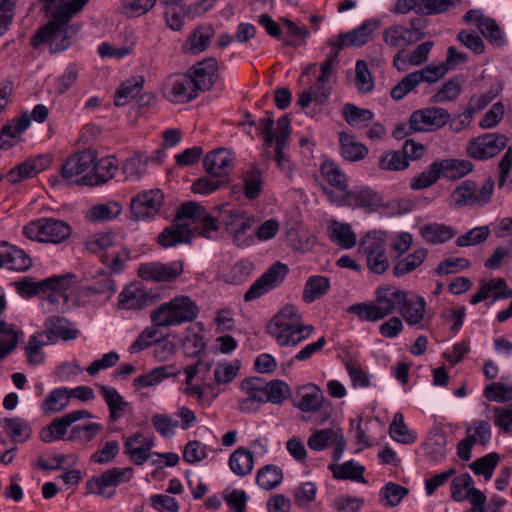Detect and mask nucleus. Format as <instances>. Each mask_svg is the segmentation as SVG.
<instances>
[{"label":"nucleus","instance_id":"nucleus-1","mask_svg":"<svg viewBox=\"0 0 512 512\" xmlns=\"http://www.w3.org/2000/svg\"><path fill=\"white\" fill-rule=\"evenodd\" d=\"M89 0H41L42 11L49 21L32 37L31 44L37 48L48 43L52 53L67 49L72 43V36L77 32L71 19L80 12Z\"/></svg>","mask_w":512,"mask_h":512},{"label":"nucleus","instance_id":"nucleus-2","mask_svg":"<svg viewBox=\"0 0 512 512\" xmlns=\"http://www.w3.org/2000/svg\"><path fill=\"white\" fill-rule=\"evenodd\" d=\"M113 244V235L111 232H105L98 237V259L105 266L98 271V295H104V300H109L115 293V283L111 279V274H117L124 270L130 254L127 250L111 248Z\"/></svg>","mask_w":512,"mask_h":512},{"label":"nucleus","instance_id":"nucleus-3","mask_svg":"<svg viewBox=\"0 0 512 512\" xmlns=\"http://www.w3.org/2000/svg\"><path fill=\"white\" fill-rule=\"evenodd\" d=\"M405 303V292L395 287H381L376 290L373 302L357 303L349 306L347 312L362 321L376 322L392 314Z\"/></svg>","mask_w":512,"mask_h":512},{"label":"nucleus","instance_id":"nucleus-4","mask_svg":"<svg viewBox=\"0 0 512 512\" xmlns=\"http://www.w3.org/2000/svg\"><path fill=\"white\" fill-rule=\"evenodd\" d=\"M199 314L197 304L186 295H179L151 311L154 327H173L194 321Z\"/></svg>","mask_w":512,"mask_h":512},{"label":"nucleus","instance_id":"nucleus-5","mask_svg":"<svg viewBox=\"0 0 512 512\" xmlns=\"http://www.w3.org/2000/svg\"><path fill=\"white\" fill-rule=\"evenodd\" d=\"M64 179L81 186L96 185V152L92 148L68 156L61 168Z\"/></svg>","mask_w":512,"mask_h":512},{"label":"nucleus","instance_id":"nucleus-6","mask_svg":"<svg viewBox=\"0 0 512 512\" xmlns=\"http://www.w3.org/2000/svg\"><path fill=\"white\" fill-rule=\"evenodd\" d=\"M71 232L68 223L54 218L31 221L23 230L24 235L30 240L53 244L64 242L70 237Z\"/></svg>","mask_w":512,"mask_h":512},{"label":"nucleus","instance_id":"nucleus-7","mask_svg":"<svg viewBox=\"0 0 512 512\" xmlns=\"http://www.w3.org/2000/svg\"><path fill=\"white\" fill-rule=\"evenodd\" d=\"M301 314L293 305H285L267 326L268 333L280 346H291Z\"/></svg>","mask_w":512,"mask_h":512},{"label":"nucleus","instance_id":"nucleus-8","mask_svg":"<svg viewBox=\"0 0 512 512\" xmlns=\"http://www.w3.org/2000/svg\"><path fill=\"white\" fill-rule=\"evenodd\" d=\"M358 253L366 258L367 266L374 274H383L390 266L385 239L376 233H368L360 240Z\"/></svg>","mask_w":512,"mask_h":512},{"label":"nucleus","instance_id":"nucleus-9","mask_svg":"<svg viewBox=\"0 0 512 512\" xmlns=\"http://www.w3.org/2000/svg\"><path fill=\"white\" fill-rule=\"evenodd\" d=\"M322 191L332 204L339 207L349 206L352 208L373 209L381 204V198L378 193L368 187L348 190L345 194H339L323 185Z\"/></svg>","mask_w":512,"mask_h":512},{"label":"nucleus","instance_id":"nucleus-10","mask_svg":"<svg viewBox=\"0 0 512 512\" xmlns=\"http://www.w3.org/2000/svg\"><path fill=\"white\" fill-rule=\"evenodd\" d=\"M219 217L221 224L237 246L245 244V234L256 223V218L243 210L229 209L227 206L219 208Z\"/></svg>","mask_w":512,"mask_h":512},{"label":"nucleus","instance_id":"nucleus-11","mask_svg":"<svg viewBox=\"0 0 512 512\" xmlns=\"http://www.w3.org/2000/svg\"><path fill=\"white\" fill-rule=\"evenodd\" d=\"M504 134L486 133L472 139L466 148L467 154L476 160H487L498 155L507 145Z\"/></svg>","mask_w":512,"mask_h":512},{"label":"nucleus","instance_id":"nucleus-12","mask_svg":"<svg viewBox=\"0 0 512 512\" xmlns=\"http://www.w3.org/2000/svg\"><path fill=\"white\" fill-rule=\"evenodd\" d=\"M287 274V265L276 262L250 286L244 294V301L255 300L278 287L284 281Z\"/></svg>","mask_w":512,"mask_h":512},{"label":"nucleus","instance_id":"nucleus-13","mask_svg":"<svg viewBox=\"0 0 512 512\" xmlns=\"http://www.w3.org/2000/svg\"><path fill=\"white\" fill-rule=\"evenodd\" d=\"M183 273V262H145L139 265L137 276L149 282H171Z\"/></svg>","mask_w":512,"mask_h":512},{"label":"nucleus","instance_id":"nucleus-14","mask_svg":"<svg viewBox=\"0 0 512 512\" xmlns=\"http://www.w3.org/2000/svg\"><path fill=\"white\" fill-rule=\"evenodd\" d=\"M164 204V195L159 189L138 193L131 199L130 211L137 221L155 217Z\"/></svg>","mask_w":512,"mask_h":512},{"label":"nucleus","instance_id":"nucleus-15","mask_svg":"<svg viewBox=\"0 0 512 512\" xmlns=\"http://www.w3.org/2000/svg\"><path fill=\"white\" fill-rule=\"evenodd\" d=\"M450 120L448 111L441 107H430L417 110L409 119L410 129L414 132L439 129Z\"/></svg>","mask_w":512,"mask_h":512},{"label":"nucleus","instance_id":"nucleus-16","mask_svg":"<svg viewBox=\"0 0 512 512\" xmlns=\"http://www.w3.org/2000/svg\"><path fill=\"white\" fill-rule=\"evenodd\" d=\"M166 97L174 103H187L195 99L198 91L190 75L178 74L168 77L164 83Z\"/></svg>","mask_w":512,"mask_h":512},{"label":"nucleus","instance_id":"nucleus-17","mask_svg":"<svg viewBox=\"0 0 512 512\" xmlns=\"http://www.w3.org/2000/svg\"><path fill=\"white\" fill-rule=\"evenodd\" d=\"M263 379L260 377H250L244 379L240 384V389L245 393V397L238 400V408L243 413H252L259 409L265 401V390L263 389Z\"/></svg>","mask_w":512,"mask_h":512},{"label":"nucleus","instance_id":"nucleus-18","mask_svg":"<svg viewBox=\"0 0 512 512\" xmlns=\"http://www.w3.org/2000/svg\"><path fill=\"white\" fill-rule=\"evenodd\" d=\"M91 417L92 414L86 410H77L55 418L49 425L41 429L40 439L45 443H51L55 440L63 439L67 432V428L74 422Z\"/></svg>","mask_w":512,"mask_h":512},{"label":"nucleus","instance_id":"nucleus-19","mask_svg":"<svg viewBox=\"0 0 512 512\" xmlns=\"http://www.w3.org/2000/svg\"><path fill=\"white\" fill-rule=\"evenodd\" d=\"M295 406L303 412L321 411V422L330 416V402L324 398L320 388L316 385H308L302 388L300 399Z\"/></svg>","mask_w":512,"mask_h":512},{"label":"nucleus","instance_id":"nucleus-20","mask_svg":"<svg viewBox=\"0 0 512 512\" xmlns=\"http://www.w3.org/2000/svg\"><path fill=\"white\" fill-rule=\"evenodd\" d=\"M158 296L150 294L142 288V284L134 282L128 285L119 295V306L123 309H143L156 302Z\"/></svg>","mask_w":512,"mask_h":512},{"label":"nucleus","instance_id":"nucleus-21","mask_svg":"<svg viewBox=\"0 0 512 512\" xmlns=\"http://www.w3.org/2000/svg\"><path fill=\"white\" fill-rule=\"evenodd\" d=\"M133 477V469L130 467H114L105 470L98 477V495L111 498L115 495L118 485L129 482Z\"/></svg>","mask_w":512,"mask_h":512},{"label":"nucleus","instance_id":"nucleus-22","mask_svg":"<svg viewBox=\"0 0 512 512\" xmlns=\"http://www.w3.org/2000/svg\"><path fill=\"white\" fill-rule=\"evenodd\" d=\"M76 282V275L73 273H66L64 275L52 276L41 280V284L44 286L45 294L50 292L44 301L50 304L57 303L61 298L64 304H68L69 298L65 294V291L70 289Z\"/></svg>","mask_w":512,"mask_h":512},{"label":"nucleus","instance_id":"nucleus-23","mask_svg":"<svg viewBox=\"0 0 512 512\" xmlns=\"http://www.w3.org/2000/svg\"><path fill=\"white\" fill-rule=\"evenodd\" d=\"M218 64L215 58H207L195 64L188 75L198 92L210 90L217 79Z\"/></svg>","mask_w":512,"mask_h":512},{"label":"nucleus","instance_id":"nucleus-24","mask_svg":"<svg viewBox=\"0 0 512 512\" xmlns=\"http://www.w3.org/2000/svg\"><path fill=\"white\" fill-rule=\"evenodd\" d=\"M289 134L290 119L287 115H283L277 120L275 161L277 163L278 168L287 175H290L292 172L290 159L284 153V147L287 143Z\"/></svg>","mask_w":512,"mask_h":512},{"label":"nucleus","instance_id":"nucleus-25","mask_svg":"<svg viewBox=\"0 0 512 512\" xmlns=\"http://www.w3.org/2000/svg\"><path fill=\"white\" fill-rule=\"evenodd\" d=\"M231 153L224 148L216 149L204 158L203 164L208 174L214 177H226L233 167Z\"/></svg>","mask_w":512,"mask_h":512},{"label":"nucleus","instance_id":"nucleus-26","mask_svg":"<svg viewBox=\"0 0 512 512\" xmlns=\"http://www.w3.org/2000/svg\"><path fill=\"white\" fill-rule=\"evenodd\" d=\"M4 265L11 270L23 272L32 266V259L23 249L5 242L0 246V267Z\"/></svg>","mask_w":512,"mask_h":512},{"label":"nucleus","instance_id":"nucleus-27","mask_svg":"<svg viewBox=\"0 0 512 512\" xmlns=\"http://www.w3.org/2000/svg\"><path fill=\"white\" fill-rule=\"evenodd\" d=\"M152 447V439L145 437L140 432L131 435L125 441L126 453L136 465H142L147 461Z\"/></svg>","mask_w":512,"mask_h":512},{"label":"nucleus","instance_id":"nucleus-28","mask_svg":"<svg viewBox=\"0 0 512 512\" xmlns=\"http://www.w3.org/2000/svg\"><path fill=\"white\" fill-rule=\"evenodd\" d=\"M189 226L190 224L187 222L174 221L158 235V243L164 248H169L180 243L190 242L191 230Z\"/></svg>","mask_w":512,"mask_h":512},{"label":"nucleus","instance_id":"nucleus-29","mask_svg":"<svg viewBox=\"0 0 512 512\" xmlns=\"http://www.w3.org/2000/svg\"><path fill=\"white\" fill-rule=\"evenodd\" d=\"M475 189L473 180H465L457 186L450 196V206L455 208H463L469 206L471 208L483 207L484 197L472 198Z\"/></svg>","mask_w":512,"mask_h":512},{"label":"nucleus","instance_id":"nucleus-30","mask_svg":"<svg viewBox=\"0 0 512 512\" xmlns=\"http://www.w3.org/2000/svg\"><path fill=\"white\" fill-rule=\"evenodd\" d=\"M98 388L105 403L108 406L110 421H118L126 413L127 409L129 408V403L113 387L102 385L98 386Z\"/></svg>","mask_w":512,"mask_h":512},{"label":"nucleus","instance_id":"nucleus-31","mask_svg":"<svg viewBox=\"0 0 512 512\" xmlns=\"http://www.w3.org/2000/svg\"><path fill=\"white\" fill-rule=\"evenodd\" d=\"M46 331L40 333L39 337L45 336L48 342H54L57 339L71 340L76 338L77 331L69 326L68 320L60 317H52L45 321Z\"/></svg>","mask_w":512,"mask_h":512},{"label":"nucleus","instance_id":"nucleus-32","mask_svg":"<svg viewBox=\"0 0 512 512\" xmlns=\"http://www.w3.org/2000/svg\"><path fill=\"white\" fill-rule=\"evenodd\" d=\"M401 314L408 325H421L426 311V302L421 296L407 298L405 293V303L400 305Z\"/></svg>","mask_w":512,"mask_h":512},{"label":"nucleus","instance_id":"nucleus-33","mask_svg":"<svg viewBox=\"0 0 512 512\" xmlns=\"http://www.w3.org/2000/svg\"><path fill=\"white\" fill-rule=\"evenodd\" d=\"M145 79L141 75L125 80L115 92L114 104L117 107L125 106L130 100L137 97L143 89Z\"/></svg>","mask_w":512,"mask_h":512},{"label":"nucleus","instance_id":"nucleus-34","mask_svg":"<svg viewBox=\"0 0 512 512\" xmlns=\"http://www.w3.org/2000/svg\"><path fill=\"white\" fill-rule=\"evenodd\" d=\"M320 172L326 182L337 189V191H334L335 193H347L348 179L335 162L329 160L324 161L321 164Z\"/></svg>","mask_w":512,"mask_h":512},{"label":"nucleus","instance_id":"nucleus-35","mask_svg":"<svg viewBox=\"0 0 512 512\" xmlns=\"http://www.w3.org/2000/svg\"><path fill=\"white\" fill-rule=\"evenodd\" d=\"M330 239L344 249H350L356 244V234L347 223L331 220L328 226Z\"/></svg>","mask_w":512,"mask_h":512},{"label":"nucleus","instance_id":"nucleus-36","mask_svg":"<svg viewBox=\"0 0 512 512\" xmlns=\"http://www.w3.org/2000/svg\"><path fill=\"white\" fill-rule=\"evenodd\" d=\"M213 36L214 29L212 26H199L188 37L183 45V49L192 54L203 52L208 47Z\"/></svg>","mask_w":512,"mask_h":512},{"label":"nucleus","instance_id":"nucleus-37","mask_svg":"<svg viewBox=\"0 0 512 512\" xmlns=\"http://www.w3.org/2000/svg\"><path fill=\"white\" fill-rule=\"evenodd\" d=\"M437 164L441 176L450 180L460 179L473 170L472 163L465 159H444L437 161Z\"/></svg>","mask_w":512,"mask_h":512},{"label":"nucleus","instance_id":"nucleus-38","mask_svg":"<svg viewBox=\"0 0 512 512\" xmlns=\"http://www.w3.org/2000/svg\"><path fill=\"white\" fill-rule=\"evenodd\" d=\"M0 424L13 442L23 443L31 436V427L28 422L22 418H4Z\"/></svg>","mask_w":512,"mask_h":512},{"label":"nucleus","instance_id":"nucleus-39","mask_svg":"<svg viewBox=\"0 0 512 512\" xmlns=\"http://www.w3.org/2000/svg\"><path fill=\"white\" fill-rule=\"evenodd\" d=\"M342 156L349 161H358L368 154V148L358 142L354 136L341 132L339 134Z\"/></svg>","mask_w":512,"mask_h":512},{"label":"nucleus","instance_id":"nucleus-40","mask_svg":"<svg viewBox=\"0 0 512 512\" xmlns=\"http://www.w3.org/2000/svg\"><path fill=\"white\" fill-rule=\"evenodd\" d=\"M180 370L175 369L174 366H159L154 368L150 373L136 377L133 384L136 387H150L154 386L168 377H177Z\"/></svg>","mask_w":512,"mask_h":512},{"label":"nucleus","instance_id":"nucleus-41","mask_svg":"<svg viewBox=\"0 0 512 512\" xmlns=\"http://www.w3.org/2000/svg\"><path fill=\"white\" fill-rule=\"evenodd\" d=\"M329 469L336 479H350L361 483H366L363 474L365 467L353 460L346 461L343 464H330Z\"/></svg>","mask_w":512,"mask_h":512},{"label":"nucleus","instance_id":"nucleus-42","mask_svg":"<svg viewBox=\"0 0 512 512\" xmlns=\"http://www.w3.org/2000/svg\"><path fill=\"white\" fill-rule=\"evenodd\" d=\"M229 467L238 476L250 474L254 467L252 453L242 447L236 449L229 457Z\"/></svg>","mask_w":512,"mask_h":512},{"label":"nucleus","instance_id":"nucleus-43","mask_svg":"<svg viewBox=\"0 0 512 512\" xmlns=\"http://www.w3.org/2000/svg\"><path fill=\"white\" fill-rule=\"evenodd\" d=\"M343 117L345 121L354 128H365L374 119V114L369 109L359 108L358 106L347 103L343 107Z\"/></svg>","mask_w":512,"mask_h":512},{"label":"nucleus","instance_id":"nucleus-44","mask_svg":"<svg viewBox=\"0 0 512 512\" xmlns=\"http://www.w3.org/2000/svg\"><path fill=\"white\" fill-rule=\"evenodd\" d=\"M420 234L431 244L444 243L455 236V232L451 227L438 223L421 226Z\"/></svg>","mask_w":512,"mask_h":512},{"label":"nucleus","instance_id":"nucleus-45","mask_svg":"<svg viewBox=\"0 0 512 512\" xmlns=\"http://www.w3.org/2000/svg\"><path fill=\"white\" fill-rule=\"evenodd\" d=\"M70 402L68 389L65 387L52 390L41 404L44 414L57 413L64 410Z\"/></svg>","mask_w":512,"mask_h":512},{"label":"nucleus","instance_id":"nucleus-46","mask_svg":"<svg viewBox=\"0 0 512 512\" xmlns=\"http://www.w3.org/2000/svg\"><path fill=\"white\" fill-rule=\"evenodd\" d=\"M243 193L249 200L257 199L262 193L263 178L261 171L255 167H250L242 176Z\"/></svg>","mask_w":512,"mask_h":512},{"label":"nucleus","instance_id":"nucleus-47","mask_svg":"<svg viewBox=\"0 0 512 512\" xmlns=\"http://www.w3.org/2000/svg\"><path fill=\"white\" fill-rule=\"evenodd\" d=\"M330 288V281L327 277L314 275L306 281L303 300L306 303H312L316 299L322 297Z\"/></svg>","mask_w":512,"mask_h":512},{"label":"nucleus","instance_id":"nucleus-48","mask_svg":"<svg viewBox=\"0 0 512 512\" xmlns=\"http://www.w3.org/2000/svg\"><path fill=\"white\" fill-rule=\"evenodd\" d=\"M427 249L419 248L404 259L399 260L393 267V274L397 277L406 275L419 267L427 256Z\"/></svg>","mask_w":512,"mask_h":512},{"label":"nucleus","instance_id":"nucleus-49","mask_svg":"<svg viewBox=\"0 0 512 512\" xmlns=\"http://www.w3.org/2000/svg\"><path fill=\"white\" fill-rule=\"evenodd\" d=\"M283 479L282 470L276 465H266L262 467L256 475L257 484L265 489L272 490L276 488Z\"/></svg>","mask_w":512,"mask_h":512},{"label":"nucleus","instance_id":"nucleus-50","mask_svg":"<svg viewBox=\"0 0 512 512\" xmlns=\"http://www.w3.org/2000/svg\"><path fill=\"white\" fill-rule=\"evenodd\" d=\"M340 430V428L314 430L308 438L307 444L310 449L321 451L334 444V441L339 437L338 433Z\"/></svg>","mask_w":512,"mask_h":512},{"label":"nucleus","instance_id":"nucleus-51","mask_svg":"<svg viewBox=\"0 0 512 512\" xmlns=\"http://www.w3.org/2000/svg\"><path fill=\"white\" fill-rule=\"evenodd\" d=\"M380 22L376 19H369L359 27L346 34L350 46H362L366 44L372 33L379 27Z\"/></svg>","mask_w":512,"mask_h":512},{"label":"nucleus","instance_id":"nucleus-52","mask_svg":"<svg viewBox=\"0 0 512 512\" xmlns=\"http://www.w3.org/2000/svg\"><path fill=\"white\" fill-rule=\"evenodd\" d=\"M383 41L386 45L393 48H404L413 44L408 38L406 27L395 24L384 29Z\"/></svg>","mask_w":512,"mask_h":512},{"label":"nucleus","instance_id":"nucleus-53","mask_svg":"<svg viewBox=\"0 0 512 512\" xmlns=\"http://www.w3.org/2000/svg\"><path fill=\"white\" fill-rule=\"evenodd\" d=\"M263 389L265 390V401L273 404L283 403L290 395L289 386L282 380H271L268 383L263 381Z\"/></svg>","mask_w":512,"mask_h":512},{"label":"nucleus","instance_id":"nucleus-54","mask_svg":"<svg viewBox=\"0 0 512 512\" xmlns=\"http://www.w3.org/2000/svg\"><path fill=\"white\" fill-rule=\"evenodd\" d=\"M389 432L393 439L403 444H412L416 440V435L408 429L400 412L395 414Z\"/></svg>","mask_w":512,"mask_h":512},{"label":"nucleus","instance_id":"nucleus-55","mask_svg":"<svg viewBox=\"0 0 512 512\" xmlns=\"http://www.w3.org/2000/svg\"><path fill=\"white\" fill-rule=\"evenodd\" d=\"M440 177V169L438 167L437 161H435L420 175L411 179L410 188L412 190H422L428 188L435 184Z\"/></svg>","mask_w":512,"mask_h":512},{"label":"nucleus","instance_id":"nucleus-56","mask_svg":"<svg viewBox=\"0 0 512 512\" xmlns=\"http://www.w3.org/2000/svg\"><path fill=\"white\" fill-rule=\"evenodd\" d=\"M477 28L492 45L497 47L504 45L505 40L501 29L495 20L487 17H485V19H480L479 23H477Z\"/></svg>","mask_w":512,"mask_h":512},{"label":"nucleus","instance_id":"nucleus-57","mask_svg":"<svg viewBox=\"0 0 512 512\" xmlns=\"http://www.w3.org/2000/svg\"><path fill=\"white\" fill-rule=\"evenodd\" d=\"M378 166L381 170L402 171L408 168L409 162L402 151H390L380 156Z\"/></svg>","mask_w":512,"mask_h":512},{"label":"nucleus","instance_id":"nucleus-58","mask_svg":"<svg viewBox=\"0 0 512 512\" xmlns=\"http://www.w3.org/2000/svg\"><path fill=\"white\" fill-rule=\"evenodd\" d=\"M499 461V455L495 452L489 453L483 457L476 459L470 468L477 475H483L485 480L491 479L494 469L496 468Z\"/></svg>","mask_w":512,"mask_h":512},{"label":"nucleus","instance_id":"nucleus-59","mask_svg":"<svg viewBox=\"0 0 512 512\" xmlns=\"http://www.w3.org/2000/svg\"><path fill=\"white\" fill-rule=\"evenodd\" d=\"M502 91V84L491 86L488 91L480 95H474L470 98L468 111L473 113L483 110L488 106Z\"/></svg>","mask_w":512,"mask_h":512},{"label":"nucleus","instance_id":"nucleus-60","mask_svg":"<svg viewBox=\"0 0 512 512\" xmlns=\"http://www.w3.org/2000/svg\"><path fill=\"white\" fill-rule=\"evenodd\" d=\"M484 396L490 401L499 403L511 401L512 386L501 382H493L485 387Z\"/></svg>","mask_w":512,"mask_h":512},{"label":"nucleus","instance_id":"nucleus-61","mask_svg":"<svg viewBox=\"0 0 512 512\" xmlns=\"http://www.w3.org/2000/svg\"><path fill=\"white\" fill-rule=\"evenodd\" d=\"M474 485L472 477L468 474H461L455 477L451 482V497L457 502L467 499V491Z\"/></svg>","mask_w":512,"mask_h":512},{"label":"nucleus","instance_id":"nucleus-62","mask_svg":"<svg viewBox=\"0 0 512 512\" xmlns=\"http://www.w3.org/2000/svg\"><path fill=\"white\" fill-rule=\"evenodd\" d=\"M219 208L216 207L212 213H207L204 211V216L199 217L196 221L198 225L195 227L198 230V233L204 237H210L212 232H216L219 228L220 217H219Z\"/></svg>","mask_w":512,"mask_h":512},{"label":"nucleus","instance_id":"nucleus-63","mask_svg":"<svg viewBox=\"0 0 512 512\" xmlns=\"http://www.w3.org/2000/svg\"><path fill=\"white\" fill-rule=\"evenodd\" d=\"M355 83L360 92H371L374 87L372 75L368 69V65L364 60H358L355 66Z\"/></svg>","mask_w":512,"mask_h":512},{"label":"nucleus","instance_id":"nucleus-64","mask_svg":"<svg viewBox=\"0 0 512 512\" xmlns=\"http://www.w3.org/2000/svg\"><path fill=\"white\" fill-rule=\"evenodd\" d=\"M419 84L416 74L411 72L391 89L390 95L394 100L399 101L408 93L414 91Z\"/></svg>","mask_w":512,"mask_h":512}]
</instances>
